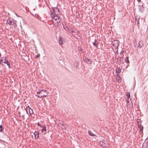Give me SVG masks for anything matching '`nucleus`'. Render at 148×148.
<instances>
[{"mask_svg": "<svg viewBox=\"0 0 148 148\" xmlns=\"http://www.w3.org/2000/svg\"><path fill=\"white\" fill-rule=\"evenodd\" d=\"M72 35L73 36H74V35H75V34H74L73 33L72 34Z\"/></svg>", "mask_w": 148, "mask_h": 148, "instance_id": "72a5a7b5", "label": "nucleus"}, {"mask_svg": "<svg viewBox=\"0 0 148 148\" xmlns=\"http://www.w3.org/2000/svg\"><path fill=\"white\" fill-rule=\"evenodd\" d=\"M126 96H127V98L129 99L130 97V94L129 92H127L126 94Z\"/></svg>", "mask_w": 148, "mask_h": 148, "instance_id": "412c9836", "label": "nucleus"}, {"mask_svg": "<svg viewBox=\"0 0 148 148\" xmlns=\"http://www.w3.org/2000/svg\"><path fill=\"white\" fill-rule=\"evenodd\" d=\"M143 45V41L142 40H140L139 42V45L138 47L139 48H141L142 46Z\"/></svg>", "mask_w": 148, "mask_h": 148, "instance_id": "9b49d317", "label": "nucleus"}, {"mask_svg": "<svg viewBox=\"0 0 148 148\" xmlns=\"http://www.w3.org/2000/svg\"><path fill=\"white\" fill-rule=\"evenodd\" d=\"M62 37H60L59 38V43L60 45H62L63 44L62 43Z\"/></svg>", "mask_w": 148, "mask_h": 148, "instance_id": "dca6fc26", "label": "nucleus"}, {"mask_svg": "<svg viewBox=\"0 0 148 148\" xmlns=\"http://www.w3.org/2000/svg\"><path fill=\"white\" fill-rule=\"evenodd\" d=\"M39 56V55H36V58H38Z\"/></svg>", "mask_w": 148, "mask_h": 148, "instance_id": "c756f323", "label": "nucleus"}, {"mask_svg": "<svg viewBox=\"0 0 148 148\" xmlns=\"http://www.w3.org/2000/svg\"><path fill=\"white\" fill-rule=\"evenodd\" d=\"M58 15H53V14H51V16L52 18V21L55 26H58L60 25L61 19Z\"/></svg>", "mask_w": 148, "mask_h": 148, "instance_id": "f257e3e1", "label": "nucleus"}, {"mask_svg": "<svg viewBox=\"0 0 148 148\" xmlns=\"http://www.w3.org/2000/svg\"><path fill=\"white\" fill-rule=\"evenodd\" d=\"M3 62L4 64H7V65L8 66L9 68H10L11 67L10 63L8 62L7 60H6L4 61Z\"/></svg>", "mask_w": 148, "mask_h": 148, "instance_id": "ddd939ff", "label": "nucleus"}, {"mask_svg": "<svg viewBox=\"0 0 148 148\" xmlns=\"http://www.w3.org/2000/svg\"><path fill=\"white\" fill-rule=\"evenodd\" d=\"M99 43V42L96 40H95L94 42L93 43V45L95 46H96V47H97V45Z\"/></svg>", "mask_w": 148, "mask_h": 148, "instance_id": "2eb2a0df", "label": "nucleus"}, {"mask_svg": "<svg viewBox=\"0 0 148 148\" xmlns=\"http://www.w3.org/2000/svg\"><path fill=\"white\" fill-rule=\"evenodd\" d=\"M44 92V93L42 92V93L43 94L41 93L42 95H36V96H37L38 97L40 98H42L43 97H46L47 95V93H45L46 92Z\"/></svg>", "mask_w": 148, "mask_h": 148, "instance_id": "0eeeda50", "label": "nucleus"}, {"mask_svg": "<svg viewBox=\"0 0 148 148\" xmlns=\"http://www.w3.org/2000/svg\"><path fill=\"white\" fill-rule=\"evenodd\" d=\"M138 2H140V1H139V0H138Z\"/></svg>", "mask_w": 148, "mask_h": 148, "instance_id": "4c0bfd02", "label": "nucleus"}, {"mask_svg": "<svg viewBox=\"0 0 148 148\" xmlns=\"http://www.w3.org/2000/svg\"><path fill=\"white\" fill-rule=\"evenodd\" d=\"M139 10L140 11L142 12L143 11L144 9L143 5H140L138 6Z\"/></svg>", "mask_w": 148, "mask_h": 148, "instance_id": "f8f14e48", "label": "nucleus"}, {"mask_svg": "<svg viewBox=\"0 0 148 148\" xmlns=\"http://www.w3.org/2000/svg\"><path fill=\"white\" fill-rule=\"evenodd\" d=\"M117 81L119 83L120 82H121V79L119 77L118 79L117 80Z\"/></svg>", "mask_w": 148, "mask_h": 148, "instance_id": "a878e982", "label": "nucleus"}, {"mask_svg": "<svg viewBox=\"0 0 148 148\" xmlns=\"http://www.w3.org/2000/svg\"><path fill=\"white\" fill-rule=\"evenodd\" d=\"M71 32H72V33H73L74 32L75 33V32L73 30H71Z\"/></svg>", "mask_w": 148, "mask_h": 148, "instance_id": "7c9ffc66", "label": "nucleus"}, {"mask_svg": "<svg viewBox=\"0 0 148 148\" xmlns=\"http://www.w3.org/2000/svg\"><path fill=\"white\" fill-rule=\"evenodd\" d=\"M3 60H4L5 61V60H7L6 59L5 57H4Z\"/></svg>", "mask_w": 148, "mask_h": 148, "instance_id": "2f4dec72", "label": "nucleus"}, {"mask_svg": "<svg viewBox=\"0 0 148 148\" xmlns=\"http://www.w3.org/2000/svg\"><path fill=\"white\" fill-rule=\"evenodd\" d=\"M138 127L140 129V132H142L143 131V127L142 126L141 123V122H139L138 123Z\"/></svg>", "mask_w": 148, "mask_h": 148, "instance_id": "1a4fd4ad", "label": "nucleus"}, {"mask_svg": "<svg viewBox=\"0 0 148 148\" xmlns=\"http://www.w3.org/2000/svg\"><path fill=\"white\" fill-rule=\"evenodd\" d=\"M65 30L68 32H69V31H71V30L68 27H67V28L65 29Z\"/></svg>", "mask_w": 148, "mask_h": 148, "instance_id": "b1692460", "label": "nucleus"}, {"mask_svg": "<svg viewBox=\"0 0 148 148\" xmlns=\"http://www.w3.org/2000/svg\"><path fill=\"white\" fill-rule=\"evenodd\" d=\"M53 12L51 14H53V15H58L59 14V9L56 7L53 8Z\"/></svg>", "mask_w": 148, "mask_h": 148, "instance_id": "7ed1b4c3", "label": "nucleus"}, {"mask_svg": "<svg viewBox=\"0 0 148 148\" xmlns=\"http://www.w3.org/2000/svg\"><path fill=\"white\" fill-rule=\"evenodd\" d=\"M116 71V73H119L121 72V69L119 68H117Z\"/></svg>", "mask_w": 148, "mask_h": 148, "instance_id": "f3484780", "label": "nucleus"}, {"mask_svg": "<svg viewBox=\"0 0 148 148\" xmlns=\"http://www.w3.org/2000/svg\"><path fill=\"white\" fill-rule=\"evenodd\" d=\"M84 62H85L88 64H91L92 63V61L90 59L88 58H85L84 59Z\"/></svg>", "mask_w": 148, "mask_h": 148, "instance_id": "6e6552de", "label": "nucleus"}, {"mask_svg": "<svg viewBox=\"0 0 148 148\" xmlns=\"http://www.w3.org/2000/svg\"><path fill=\"white\" fill-rule=\"evenodd\" d=\"M28 110H29V114L30 115L32 114L33 113V110L29 106H28L26 108V111L27 113H28Z\"/></svg>", "mask_w": 148, "mask_h": 148, "instance_id": "20e7f679", "label": "nucleus"}, {"mask_svg": "<svg viewBox=\"0 0 148 148\" xmlns=\"http://www.w3.org/2000/svg\"><path fill=\"white\" fill-rule=\"evenodd\" d=\"M63 28L65 29L67 28V27L66 26H65L64 25H63Z\"/></svg>", "mask_w": 148, "mask_h": 148, "instance_id": "bb28decb", "label": "nucleus"}, {"mask_svg": "<svg viewBox=\"0 0 148 148\" xmlns=\"http://www.w3.org/2000/svg\"><path fill=\"white\" fill-rule=\"evenodd\" d=\"M45 1V2L47 4V2L46 1H45H45Z\"/></svg>", "mask_w": 148, "mask_h": 148, "instance_id": "f704fd0d", "label": "nucleus"}, {"mask_svg": "<svg viewBox=\"0 0 148 148\" xmlns=\"http://www.w3.org/2000/svg\"><path fill=\"white\" fill-rule=\"evenodd\" d=\"M125 61L127 64L129 63L128 57H127L125 58Z\"/></svg>", "mask_w": 148, "mask_h": 148, "instance_id": "aec40b11", "label": "nucleus"}, {"mask_svg": "<svg viewBox=\"0 0 148 148\" xmlns=\"http://www.w3.org/2000/svg\"><path fill=\"white\" fill-rule=\"evenodd\" d=\"M16 22V21L12 19V18H9L7 21V23L9 25H12L15 27H16L17 26Z\"/></svg>", "mask_w": 148, "mask_h": 148, "instance_id": "f03ea898", "label": "nucleus"}, {"mask_svg": "<svg viewBox=\"0 0 148 148\" xmlns=\"http://www.w3.org/2000/svg\"><path fill=\"white\" fill-rule=\"evenodd\" d=\"M138 123L139 122H140V120H138V121H137Z\"/></svg>", "mask_w": 148, "mask_h": 148, "instance_id": "473e14b6", "label": "nucleus"}, {"mask_svg": "<svg viewBox=\"0 0 148 148\" xmlns=\"http://www.w3.org/2000/svg\"><path fill=\"white\" fill-rule=\"evenodd\" d=\"M88 133L89 135L92 136H95V134H93V133L92 132L90 131H89L88 132Z\"/></svg>", "mask_w": 148, "mask_h": 148, "instance_id": "a211bd4d", "label": "nucleus"}, {"mask_svg": "<svg viewBox=\"0 0 148 148\" xmlns=\"http://www.w3.org/2000/svg\"><path fill=\"white\" fill-rule=\"evenodd\" d=\"M42 92H47V90H41L38 91H37V94H40L41 93L43 94L42 93Z\"/></svg>", "mask_w": 148, "mask_h": 148, "instance_id": "4468645a", "label": "nucleus"}, {"mask_svg": "<svg viewBox=\"0 0 148 148\" xmlns=\"http://www.w3.org/2000/svg\"><path fill=\"white\" fill-rule=\"evenodd\" d=\"M16 16H17L18 17L19 16L17 14H16Z\"/></svg>", "mask_w": 148, "mask_h": 148, "instance_id": "c9c22d12", "label": "nucleus"}, {"mask_svg": "<svg viewBox=\"0 0 148 148\" xmlns=\"http://www.w3.org/2000/svg\"><path fill=\"white\" fill-rule=\"evenodd\" d=\"M113 46H114L115 47H116L118 49V47L119 45V41L117 40H115L112 42Z\"/></svg>", "mask_w": 148, "mask_h": 148, "instance_id": "423d86ee", "label": "nucleus"}, {"mask_svg": "<svg viewBox=\"0 0 148 148\" xmlns=\"http://www.w3.org/2000/svg\"><path fill=\"white\" fill-rule=\"evenodd\" d=\"M42 127L43 128V129H42L41 130L42 132H43L44 131H46V127L45 125H44V126Z\"/></svg>", "mask_w": 148, "mask_h": 148, "instance_id": "6ab92c4d", "label": "nucleus"}, {"mask_svg": "<svg viewBox=\"0 0 148 148\" xmlns=\"http://www.w3.org/2000/svg\"><path fill=\"white\" fill-rule=\"evenodd\" d=\"M3 58H4V57H2L1 58V60H0V62H2L3 61V60H3Z\"/></svg>", "mask_w": 148, "mask_h": 148, "instance_id": "393cba45", "label": "nucleus"}, {"mask_svg": "<svg viewBox=\"0 0 148 148\" xmlns=\"http://www.w3.org/2000/svg\"><path fill=\"white\" fill-rule=\"evenodd\" d=\"M63 125H64L63 123L62 124Z\"/></svg>", "mask_w": 148, "mask_h": 148, "instance_id": "58836bf2", "label": "nucleus"}, {"mask_svg": "<svg viewBox=\"0 0 148 148\" xmlns=\"http://www.w3.org/2000/svg\"><path fill=\"white\" fill-rule=\"evenodd\" d=\"M34 134L35 139H37L38 138L39 134V132H35V133H34Z\"/></svg>", "mask_w": 148, "mask_h": 148, "instance_id": "9d476101", "label": "nucleus"}, {"mask_svg": "<svg viewBox=\"0 0 148 148\" xmlns=\"http://www.w3.org/2000/svg\"><path fill=\"white\" fill-rule=\"evenodd\" d=\"M38 125L40 126V127H42L43 126H42V125H40V124L39 123H38Z\"/></svg>", "mask_w": 148, "mask_h": 148, "instance_id": "cd10ccee", "label": "nucleus"}, {"mask_svg": "<svg viewBox=\"0 0 148 148\" xmlns=\"http://www.w3.org/2000/svg\"><path fill=\"white\" fill-rule=\"evenodd\" d=\"M3 130L2 129V125H0V132H2L3 131Z\"/></svg>", "mask_w": 148, "mask_h": 148, "instance_id": "5701e85b", "label": "nucleus"}, {"mask_svg": "<svg viewBox=\"0 0 148 148\" xmlns=\"http://www.w3.org/2000/svg\"><path fill=\"white\" fill-rule=\"evenodd\" d=\"M1 64V62H0V64Z\"/></svg>", "mask_w": 148, "mask_h": 148, "instance_id": "e433bc0d", "label": "nucleus"}, {"mask_svg": "<svg viewBox=\"0 0 148 148\" xmlns=\"http://www.w3.org/2000/svg\"><path fill=\"white\" fill-rule=\"evenodd\" d=\"M127 102V103H129V99L127 98V99L126 100Z\"/></svg>", "mask_w": 148, "mask_h": 148, "instance_id": "c85d7f7f", "label": "nucleus"}, {"mask_svg": "<svg viewBox=\"0 0 148 148\" xmlns=\"http://www.w3.org/2000/svg\"><path fill=\"white\" fill-rule=\"evenodd\" d=\"M100 145L103 147H105L107 146V142L105 141H101L99 143Z\"/></svg>", "mask_w": 148, "mask_h": 148, "instance_id": "39448f33", "label": "nucleus"}, {"mask_svg": "<svg viewBox=\"0 0 148 148\" xmlns=\"http://www.w3.org/2000/svg\"><path fill=\"white\" fill-rule=\"evenodd\" d=\"M121 57H119L117 58V61L119 62H121Z\"/></svg>", "mask_w": 148, "mask_h": 148, "instance_id": "4be33fe9", "label": "nucleus"}]
</instances>
